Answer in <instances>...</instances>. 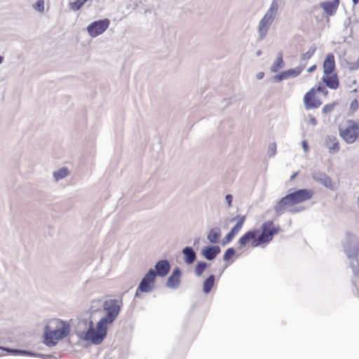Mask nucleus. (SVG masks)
I'll use <instances>...</instances> for the list:
<instances>
[{"label": "nucleus", "instance_id": "c85d7f7f", "mask_svg": "<svg viewBox=\"0 0 359 359\" xmlns=\"http://www.w3.org/2000/svg\"><path fill=\"white\" fill-rule=\"evenodd\" d=\"M349 261L350 267L352 270L354 277H359V258L353 257L348 259Z\"/></svg>", "mask_w": 359, "mask_h": 359}, {"label": "nucleus", "instance_id": "39448f33", "mask_svg": "<svg viewBox=\"0 0 359 359\" xmlns=\"http://www.w3.org/2000/svg\"><path fill=\"white\" fill-rule=\"evenodd\" d=\"M55 322L56 327L54 330L48 325L44 327L43 343L49 347L55 346L59 340L67 337L71 332V326L67 321L57 319Z\"/></svg>", "mask_w": 359, "mask_h": 359}, {"label": "nucleus", "instance_id": "ea45409f", "mask_svg": "<svg viewBox=\"0 0 359 359\" xmlns=\"http://www.w3.org/2000/svg\"><path fill=\"white\" fill-rule=\"evenodd\" d=\"M358 109V100L356 99H354L353 100H352V102H351V104H350V109L352 111H355L357 109Z\"/></svg>", "mask_w": 359, "mask_h": 359}, {"label": "nucleus", "instance_id": "e433bc0d", "mask_svg": "<svg viewBox=\"0 0 359 359\" xmlns=\"http://www.w3.org/2000/svg\"><path fill=\"white\" fill-rule=\"evenodd\" d=\"M287 209L290 213L295 214V213H298V212L304 211L306 210V207H304V206H298V207L292 206Z\"/></svg>", "mask_w": 359, "mask_h": 359}, {"label": "nucleus", "instance_id": "c756f323", "mask_svg": "<svg viewBox=\"0 0 359 359\" xmlns=\"http://www.w3.org/2000/svg\"><path fill=\"white\" fill-rule=\"evenodd\" d=\"M209 266V264L205 261H198L195 265L194 272L196 276L200 277L205 269Z\"/></svg>", "mask_w": 359, "mask_h": 359}, {"label": "nucleus", "instance_id": "72a5a7b5", "mask_svg": "<svg viewBox=\"0 0 359 359\" xmlns=\"http://www.w3.org/2000/svg\"><path fill=\"white\" fill-rule=\"evenodd\" d=\"M33 7L36 11L40 13H43L44 11V1L37 0L36 2L33 5Z\"/></svg>", "mask_w": 359, "mask_h": 359}, {"label": "nucleus", "instance_id": "c9c22d12", "mask_svg": "<svg viewBox=\"0 0 359 359\" xmlns=\"http://www.w3.org/2000/svg\"><path fill=\"white\" fill-rule=\"evenodd\" d=\"M276 154V144L275 142L270 143L268 147L267 154L269 157L275 156Z\"/></svg>", "mask_w": 359, "mask_h": 359}, {"label": "nucleus", "instance_id": "a878e982", "mask_svg": "<svg viewBox=\"0 0 359 359\" xmlns=\"http://www.w3.org/2000/svg\"><path fill=\"white\" fill-rule=\"evenodd\" d=\"M284 66H285V62L283 59V53L279 52L277 54L276 61L273 62V64L271 67V72H272L273 73H276L280 69H282Z\"/></svg>", "mask_w": 359, "mask_h": 359}, {"label": "nucleus", "instance_id": "20e7f679", "mask_svg": "<svg viewBox=\"0 0 359 359\" xmlns=\"http://www.w3.org/2000/svg\"><path fill=\"white\" fill-rule=\"evenodd\" d=\"M123 305L122 299H109L102 302V311L105 315L97 322L98 332L107 335L108 326L111 325L119 315Z\"/></svg>", "mask_w": 359, "mask_h": 359}, {"label": "nucleus", "instance_id": "aec40b11", "mask_svg": "<svg viewBox=\"0 0 359 359\" xmlns=\"http://www.w3.org/2000/svg\"><path fill=\"white\" fill-rule=\"evenodd\" d=\"M323 74H332L336 68L334 56L332 53H328L323 61Z\"/></svg>", "mask_w": 359, "mask_h": 359}, {"label": "nucleus", "instance_id": "4468645a", "mask_svg": "<svg viewBox=\"0 0 359 359\" xmlns=\"http://www.w3.org/2000/svg\"><path fill=\"white\" fill-rule=\"evenodd\" d=\"M305 65H299L295 68L289 69L283 71L273 76L272 80L274 83H279L285 79L290 77L294 78L298 76L303 71Z\"/></svg>", "mask_w": 359, "mask_h": 359}, {"label": "nucleus", "instance_id": "f704fd0d", "mask_svg": "<svg viewBox=\"0 0 359 359\" xmlns=\"http://www.w3.org/2000/svg\"><path fill=\"white\" fill-rule=\"evenodd\" d=\"M334 106V102L326 104L322 109V113L323 114H327L328 113H330L332 111H333Z\"/></svg>", "mask_w": 359, "mask_h": 359}, {"label": "nucleus", "instance_id": "2eb2a0df", "mask_svg": "<svg viewBox=\"0 0 359 359\" xmlns=\"http://www.w3.org/2000/svg\"><path fill=\"white\" fill-rule=\"evenodd\" d=\"M181 269L178 266L175 267L167 279L165 286L174 290L177 289L181 282Z\"/></svg>", "mask_w": 359, "mask_h": 359}, {"label": "nucleus", "instance_id": "a18cd8bd", "mask_svg": "<svg viewBox=\"0 0 359 359\" xmlns=\"http://www.w3.org/2000/svg\"><path fill=\"white\" fill-rule=\"evenodd\" d=\"M316 67H317L316 65H313L309 67L307 69V72L312 73L313 72H314L316 69Z\"/></svg>", "mask_w": 359, "mask_h": 359}, {"label": "nucleus", "instance_id": "49530a36", "mask_svg": "<svg viewBox=\"0 0 359 359\" xmlns=\"http://www.w3.org/2000/svg\"><path fill=\"white\" fill-rule=\"evenodd\" d=\"M264 73L263 72H259L258 74H257V79H259V80H261L264 78Z\"/></svg>", "mask_w": 359, "mask_h": 359}, {"label": "nucleus", "instance_id": "f3484780", "mask_svg": "<svg viewBox=\"0 0 359 359\" xmlns=\"http://www.w3.org/2000/svg\"><path fill=\"white\" fill-rule=\"evenodd\" d=\"M170 264L166 259H160L154 265V271L157 276L163 278L166 276L170 271Z\"/></svg>", "mask_w": 359, "mask_h": 359}, {"label": "nucleus", "instance_id": "473e14b6", "mask_svg": "<svg viewBox=\"0 0 359 359\" xmlns=\"http://www.w3.org/2000/svg\"><path fill=\"white\" fill-rule=\"evenodd\" d=\"M236 255V250L234 248L231 247L227 248L223 254V260L224 262L229 261Z\"/></svg>", "mask_w": 359, "mask_h": 359}, {"label": "nucleus", "instance_id": "ddd939ff", "mask_svg": "<svg viewBox=\"0 0 359 359\" xmlns=\"http://www.w3.org/2000/svg\"><path fill=\"white\" fill-rule=\"evenodd\" d=\"M304 104L306 109L318 108L322 102L316 95V87L311 88L304 96Z\"/></svg>", "mask_w": 359, "mask_h": 359}, {"label": "nucleus", "instance_id": "6ab92c4d", "mask_svg": "<svg viewBox=\"0 0 359 359\" xmlns=\"http://www.w3.org/2000/svg\"><path fill=\"white\" fill-rule=\"evenodd\" d=\"M323 82L325 83V86L332 89L336 90L339 86V81L338 79V76L335 73L324 74L322 78Z\"/></svg>", "mask_w": 359, "mask_h": 359}, {"label": "nucleus", "instance_id": "1a4fd4ad", "mask_svg": "<svg viewBox=\"0 0 359 359\" xmlns=\"http://www.w3.org/2000/svg\"><path fill=\"white\" fill-rule=\"evenodd\" d=\"M157 274L154 269H149L144 275L137 287V291L142 293H149L155 287V281Z\"/></svg>", "mask_w": 359, "mask_h": 359}, {"label": "nucleus", "instance_id": "c03bdc74", "mask_svg": "<svg viewBox=\"0 0 359 359\" xmlns=\"http://www.w3.org/2000/svg\"><path fill=\"white\" fill-rule=\"evenodd\" d=\"M309 123L312 125V126H316L318 122H317V120L316 118L312 116V115H309Z\"/></svg>", "mask_w": 359, "mask_h": 359}, {"label": "nucleus", "instance_id": "5fc2aeb1", "mask_svg": "<svg viewBox=\"0 0 359 359\" xmlns=\"http://www.w3.org/2000/svg\"><path fill=\"white\" fill-rule=\"evenodd\" d=\"M4 59V57L0 55V65L3 63Z\"/></svg>", "mask_w": 359, "mask_h": 359}, {"label": "nucleus", "instance_id": "13d9d810", "mask_svg": "<svg viewBox=\"0 0 359 359\" xmlns=\"http://www.w3.org/2000/svg\"><path fill=\"white\" fill-rule=\"evenodd\" d=\"M52 359H58V358H57L55 355H53Z\"/></svg>", "mask_w": 359, "mask_h": 359}, {"label": "nucleus", "instance_id": "f8f14e48", "mask_svg": "<svg viewBox=\"0 0 359 359\" xmlns=\"http://www.w3.org/2000/svg\"><path fill=\"white\" fill-rule=\"evenodd\" d=\"M311 177L316 182L323 185L324 187L332 191L335 189L332 178L325 172L320 170H315L312 172Z\"/></svg>", "mask_w": 359, "mask_h": 359}, {"label": "nucleus", "instance_id": "79ce46f5", "mask_svg": "<svg viewBox=\"0 0 359 359\" xmlns=\"http://www.w3.org/2000/svg\"><path fill=\"white\" fill-rule=\"evenodd\" d=\"M225 201L229 207L231 206L233 201V196L230 194H226L225 196Z\"/></svg>", "mask_w": 359, "mask_h": 359}, {"label": "nucleus", "instance_id": "4d7b16f0", "mask_svg": "<svg viewBox=\"0 0 359 359\" xmlns=\"http://www.w3.org/2000/svg\"><path fill=\"white\" fill-rule=\"evenodd\" d=\"M355 62L358 63V66H359V57H358V60Z\"/></svg>", "mask_w": 359, "mask_h": 359}, {"label": "nucleus", "instance_id": "bb28decb", "mask_svg": "<svg viewBox=\"0 0 359 359\" xmlns=\"http://www.w3.org/2000/svg\"><path fill=\"white\" fill-rule=\"evenodd\" d=\"M69 175V170L66 167H62L53 172V177L55 182H58Z\"/></svg>", "mask_w": 359, "mask_h": 359}, {"label": "nucleus", "instance_id": "3c124183", "mask_svg": "<svg viewBox=\"0 0 359 359\" xmlns=\"http://www.w3.org/2000/svg\"><path fill=\"white\" fill-rule=\"evenodd\" d=\"M262 52L261 50H258L257 52H256V55L257 56H260L262 55Z\"/></svg>", "mask_w": 359, "mask_h": 359}, {"label": "nucleus", "instance_id": "37998d69", "mask_svg": "<svg viewBox=\"0 0 359 359\" xmlns=\"http://www.w3.org/2000/svg\"><path fill=\"white\" fill-rule=\"evenodd\" d=\"M302 147L304 151L307 152L309 151V145L306 140H304L302 142Z\"/></svg>", "mask_w": 359, "mask_h": 359}, {"label": "nucleus", "instance_id": "4c0bfd02", "mask_svg": "<svg viewBox=\"0 0 359 359\" xmlns=\"http://www.w3.org/2000/svg\"><path fill=\"white\" fill-rule=\"evenodd\" d=\"M33 355H29V357H36L42 359H52L53 355V354H43L41 353H36L32 351Z\"/></svg>", "mask_w": 359, "mask_h": 359}, {"label": "nucleus", "instance_id": "a19ab883", "mask_svg": "<svg viewBox=\"0 0 359 359\" xmlns=\"http://www.w3.org/2000/svg\"><path fill=\"white\" fill-rule=\"evenodd\" d=\"M348 67L351 71H355L359 69L358 63L348 62Z\"/></svg>", "mask_w": 359, "mask_h": 359}, {"label": "nucleus", "instance_id": "f03ea898", "mask_svg": "<svg viewBox=\"0 0 359 359\" xmlns=\"http://www.w3.org/2000/svg\"><path fill=\"white\" fill-rule=\"evenodd\" d=\"M76 334L83 341H90L94 345H100L107 337L104 332H98L97 323L94 327L92 317L88 312L83 313L76 320Z\"/></svg>", "mask_w": 359, "mask_h": 359}, {"label": "nucleus", "instance_id": "f257e3e1", "mask_svg": "<svg viewBox=\"0 0 359 359\" xmlns=\"http://www.w3.org/2000/svg\"><path fill=\"white\" fill-rule=\"evenodd\" d=\"M280 231L279 225H275L272 220H267L262 224L259 229H252L246 231L238 238L237 244L240 249L245 247L249 243L252 248L267 245Z\"/></svg>", "mask_w": 359, "mask_h": 359}, {"label": "nucleus", "instance_id": "8fccbe9b", "mask_svg": "<svg viewBox=\"0 0 359 359\" xmlns=\"http://www.w3.org/2000/svg\"><path fill=\"white\" fill-rule=\"evenodd\" d=\"M140 293H141L140 292H138L137 291V289L136 290V292L135 293V298H139L140 297Z\"/></svg>", "mask_w": 359, "mask_h": 359}, {"label": "nucleus", "instance_id": "9b49d317", "mask_svg": "<svg viewBox=\"0 0 359 359\" xmlns=\"http://www.w3.org/2000/svg\"><path fill=\"white\" fill-rule=\"evenodd\" d=\"M110 20L107 18L100 19L90 22L86 27L88 34L97 37L103 34L109 27Z\"/></svg>", "mask_w": 359, "mask_h": 359}, {"label": "nucleus", "instance_id": "a211bd4d", "mask_svg": "<svg viewBox=\"0 0 359 359\" xmlns=\"http://www.w3.org/2000/svg\"><path fill=\"white\" fill-rule=\"evenodd\" d=\"M339 3V0H329L320 3L319 6L327 16H333L337 11Z\"/></svg>", "mask_w": 359, "mask_h": 359}, {"label": "nucleus", "instance_id": "603ef678", "mask_svg": "<svg viewBox=\"0 0 359 359\" xmlns=\"http://www.w3.org/2000/svg\"><path fill=\"white\" fill-rule=\"evenodd\" d=\"M353 4L354 6L357 5L359 3V0H352Z\"/></svg>", "mask_w": 359, "mask_h": 359}, {"label": "nucleus", "instance_id": "4be33fe9", "mask_svg": "<svg viewBox=\"0 0 359 359\" xmlns=\"http://www.w3.org/2000/svg\"><path fill=\"white\" fill-rule=\"evenodd\" d=\"M184 262L187 265L192 264L196 259L197 255L194 248L191 246H186L182 250Z\"/></svg>", "mask_w": 359, "mask_h": 359}, {"label": "nucleus", "instance_id": "5701e85b", "mask_svg": "<svg viewBox=\"0 0 359 359\" xmlns=\"http://www.w3.org/2000/svg\"><path fill=\"white\" fill-rule=\"evenodd\" d=\"M325 145L331 154H336L339 151V142L337 138L333 135L326 137Z\"/></svg>", "mask_w": 359, "mask_h": 359}, {"label": "nucleus", "instance_id": "9d476101", "mask_svg": "<svg viewBox=\"0 0 359 359\" xmlns=\"http://www.w3.org/2000/svg\"><path fill=\"white\" fill-rule=\"evenodd\" d=\"M246 219V215H237L236 217L231 219V222L236 220V224L231 229V230L222 238L221 244L222 246L228 245L232 241L235 236L242 229Z\"/></svg>", "mask_w": 359, "mask_h": 359}, {"label": "nucleus", "instance_id": "cd10ccee", "mask_svg": "<svg viewBox=\"0 0 359 359\" xmlns=\"http://www.w3.org/2000/svg\"><path fill=\"white\" fill-rule=\"evenodd\" d=\"M102 302L100 299L93 300L91 302L90 307L87 311L89 315L92 316V315L96 313L97 312H102Z\"/></svg>", "mask_w": 359, "mask_h": 359}, {"label": "nucleus", "instance_id": "b1692460", "mask_svg": "<svg viewBox=\"0 0 359 359\" xmlns=\"http://www.w3.org/2000/svg\"><path fill=\"white\" fill-rule=\"evenodd\" d=\"M222 236V229L219 226L210 229L207 234V239L212 245H217Z\"/></svg>", "mask_w": 359, "mask_h": 359}, {"label": "nucleus", "instance_id": "dca6fc26", "mask_svg": "<svg viewBox=\"0 0 359 359\" xmlns=\"http://www.w3.org/2000/svg\"><path fill=\"white\" fill-rule=\"evenodd\" d=\"M221 252V248L217 245H207L201 251V255L207 260H214Z\"/></svg>", "mask_w": 359, "mask_h": 359}, {"label": "nucleus", "instance_id": "6e6d98bb", "mask_svg": "<svg viewBox=\"0 0 359 359\" xmlns=\"http://www.w3.org/2000/svg\"><path fill=\"white\" fill-rule=\"evenodd\" d=\"M355 62L358 63V66H359V57H358V60Z\"/></svg>", "mask_w": 359, "mask_h": 359}, {"label": "nucleus", "instance_id": "7ed1b4c3", "mask_svg": "<svg viewBox=\"0 0 359 359\" xmlns=\"http://www.w3.org/2000/svg\"><path fill=\"white\" fill-rule=\"evenodd\" d=\"M313 195L314 191L311 189L290 188L284 196L276 201L274 212L277 215H281L287 208L310 200Z\"/></svg>", "mask_w": 359, "mask_h": 359}, {"label": "nucleus", "instance_id": "09e8293b", "mask_svg": "<svg viewBox=\"0 0 359 359\" xmlns=\"http://www.w3.org/2000/svg\"><path fill=\"white\" fill-rule=\"evenodd\" d=\"M200 241V238H196L194 241V245H197Z\"/></svg>", "mask_w": 359, "mask_h": 359}, {"label": "nucleus", "instance_id": "de8ad7c7", "mask_svg": "<svg viewBox=\"0 0 359 359\" xmlns=\"http://www.w3.org/2000/svg\"><path fill=\"white\" fill-rule=\"evenodd\" d=\"M298 173H299L298 172H294V173L290 176V181H292L293 180H294V178L297 176Z\"/></svg>", "mask_w": 359, "mask_h": 359}, {"label": "nucleus", "instance_id": "864d4df0", "mask_svg": "<svg viewBox=\"0 0 359 359\" xmlns=\"http://www.w3.org/2000/svg\"><path fill=\"white\" fill-rule=\"evenodd\" d=\"M352 285L356 287V281L354 279L351 280Z\"/></svg>", "mask_w": 359, "mask_h": 359}, {"label": "nucleus", "instance_id": "2f4dec72", "mask_svg": "<svg viewBox=\"0 0 359 359\" xmlns=\"http://www.w3.org/2000/svg\"><path fill=\"white\" fill-rule=\"evenodd\" d=\"M88 1V0H76L69 4V8L74 11H77Z\"/></svg>", "mask_w": 359, "mask_h": 359}, {"label": "nucleus", "instance_id": "412c9836", "mask_svg": "<svg viewBox=\"0 0 359 359\" xmlns=\"http://www.w3.org/2000/svg\"><path fill=\"white\" fill-rule=\"evenodd\" d=\"M5 351L8 355H21L28 356L33 355L32 351L21 349V348H13L6 346H0V355H2V352Z\"/></svg>", "mask_w": 359, "mask_h": 359}, {"label": "nucleus", "instance_id": "58836bf2", "mask_svg": "<svg viewBox=\"0 0 359 359\" xmlns=\"http://www.w3.org/2000/svg\"><path fill=\"white\" fill-rule=\"evenodd\" d=\"M315 87L316 93L318 91L322 93L324 95H327L328 94V90L325 88L324 86L319 84Z\"/></svg>", "mask_w": 359, "mask_h": 359}, {"label": "nucleus", "instance_id": "6e6552de", "mask_svg": "<svg viewBox=\"0 0 359 359\" xmlns=\"http://www.w3.org/2000/svg\"><path fill=\"white\" fill-rule=\"evenodd\" d=\"M339 135L347 144L354 143L358 137L359 124L354 120H348L344 128H339Z\"/></svg>", "mask_w": 359, "mask_h": 359}, {"label": "nucleus", "instance_id": "7c9ffc66", "mask_svg": "<svg viewBox=\"0 0 359 359\" xmlns=\"http://www.w3.org/2000/svg\"><path fill=\"white\" fill-rule=\"evenodd\" d=\"M316 49H317V48L315 44L311 45L310 46L309 50L302 55L301 60L302 61L309 60L314 55V53L316 51Z\"/></svg>", "mask_w": 359, "mask_h": 359}, {"label": "nucleus", "instance_id": "393cba45", "mask_svg": "<svg viewBox=\"0 0 359 359\" xmlns=\"http://www.w3.org/2000/svg\"><path fill=\"white\" fill-rule=\"evenodd\" d=\"M215 281V276L210 274L207 278L203 280V292L205 294H208L211 292L214 287Z\"/></svg>", "mask_w": 359, "mask_h": 359}, {"label": "nucleus", "instance_id": "0eeeda50", "mask_svg": "<svg viewBox=\"0 0 359 359\" xmlns=\"http://www.w3.org/2000/svg\"><path fill=\"white\" fill-rule=\"evenodd\" d=\"M342 247L348 259L359 257V238L355 234L346 231Z\"/></svg>", "mask_w": 359, "mask_h": 359}, {"label": "nucleus", "instance_id": "423d86ee", "mask_svg": "<svg viewBox=\"0 0 359 359\" xmlns=\"http://www.w3.org/2000/svg\"><path fill=\"white\" fill-rule=\"evenodd\" d=\"M279 4L277 0H273L269 8L258 24L257 41H262L267 35L268 31L274 21L278 11Z\"/></svg>", "mask_w": 359, "mask_h": 359}]
</instances>
